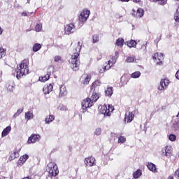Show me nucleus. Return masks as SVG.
I'll return each mask as SVG.
<instances>
[{
	"label": "nucleus",
	"instance_id": "nucleus-1",
	"mask_svg": "<svg viewBox=\"0 0 179 179\" xmlns=\"http://www.w3.org/2000/svg\"><path fill=\"white\" fill-rule=\"evenodd\" d=\"M82 50V43L78 42L73 55H71L69 62L71 64V68L75 72L79 71V66L80 65V60H79V55L80 50Z\"/></svg>",
	"mask_w": 179,
	"mask_h": 179
},
{
	"label": "nucleus",
	"instance_id": "nucleus-2",
	"mask_svg": "<svg viewBox=\"0 0 179 179\" xmlns=\"http://www.w3.org/2000/svg\"><path fill=\"white\" fill-rule=\"evenodd\" d=\"M29 74V66H27V61L23 60L19 66L15 69V76L17 79L23 78L24 75Z\"/></svg>",
	"mask_w": 179,
	"mask_h": 179
},
{
	"label": "nucleus",
	"instance_id": "nucleus-3",
	"mask_svg": "<svg viewBox=\"0 0 179 179\" xmlns=\"http://www.w3.org/2000/svg\"><path fill=\"white\" fill-rule=\"evenodd\" d=\"M47 171H48L50 177H57V175L59 173L58 166L54 162H50L48 164Z\"/></svg>",
	"mask_w": 179,
	"mask_h": 179
},
{
	"label": "nucleus",
	"instance_id": "nucleus-4",
	"mask_svg": "<svg viewBox=\"0 0 179 179\" xmlns=\"http://www.w3.org/2000/svg\"><path fill=\"white\" fill-rule=\"evenodd\" d=\"M114 111V107L111 105H108V107L106 105H103L101 108V114H103V115L106 117H110L111 115V113Z\"/></svg>",
	"mask_w": 179,
	"mask_h": 179
},
{
	"label": "nucleus",
	"instance_id": "nucleus-5",
	"mask_svg": "<svg viewBox=\"0 0 179 179\" xmlns=\"http://www.w3.org/2000/svg\"><path fill=\"white\" fill-rule=\"evenodd\" d=\"M75 31H76V27H75V24L73 23L66 24L64 27V34H66V36L73 34Z\"/></svg>",
	"mask_w": 179,
	"mask_h": 179
},
{
	"label": "nucleus",
	"instance_id": "nucleus-6",
	"mask_svg": "<svg viewBox=\"0 0 179 179\" xmlns=\"http://www.w3.org/2000/svg\"><path fill=\"white\" fill-rule=\"evenodd\" d=\"M118 52H115L114 55L112 57V61L109 60L108 65H106L104 67V69L106 71H108V69H110L111 68V66H113V65H114V64H115L117 62V59H118Z\"/></svg>",
	"mask_w": 179,
	"mask_h": 179
},
{
	"label": "nucleus",
	"instance_id": "nucleus-7",
	"mask_svg": "<svg viewBox=\"0 0 179 179\" xmlns=\"http://www.w3.org/2000/svg\"><path fill=\"white\" fill-rule=\"evenodd\" d=\"M89 16H90V10H86L83 11L80 15V22H82L83 23L86 22L89 18Z\"/></svg>",
	"mask_w": 179,
	"mask_h": 179
},
{
	"label": "nucleus",
	"instance_id": "nucleus-8",
	"mask_svg": "<svg viewBox=\"0 0 179 179\" xmlns=\"http://www.w3.org/2000/svg\"><path fill=\"white\" fill-rule=\"evenodd\" d=\"M162 156H166V157H169L170 155H171V152H173V148L171 145H166L164 148H162Z\"/></svg>",
	"mask_w": 179,
	"mask_h": 179
},
{
	"label": "nucleus",
	"instance_id": "nucleus-9",
	"mask_svg": "<svg viewBox=\"0 0 179 179\" xmlns=\"http://www.w3.org/2000/svg\"><path fill=\"white\" fill-rule=\"evenodd\" d=\"M167 86H169V80L162 79L160 80L157 89L160 91H163L165 89H167Z\"/></svg>",
	"mask_w": 179,
	"mask_h": 179
},
{
	"label": "nucleus",
	"instance_id": "nucleus-10",
	"mask_svg": "<svg viewBox=\"0 0 179 179\" xmlns=\"http://www.w3.org/2000/svg\"><path fill=\"white\" fill-rule=\"evenodd\" d=\"M81 106L83 110H86L87 108L92 107V106H93V103L90 101V98H87L86 99H84L83 101Z\"/></svg>",
	"mask_w": 179,
	"mask_h": 179
},
{
	"label": "nucleus",
	"instance_id": "nucleus-11",
	"mask_svg": "<svg viewBox=\"0 0 179 179\" xmlns=\"http://www.w3.org/2000/svg\"><path fill=\"white\" fill-rule=\"evenodd\" d=\"M85 164H86V166H90V167H92L96 164V159L93 157H87L85 159Z\"/></svg>",
	"mask_w": 179,
	"mask_h": 179
},
{
	"label": "nucleus",
	"instance_id": "nucleus-12",
	"mask_svg": "<svg viewBox=\"0 0 179 179\" xmlns=\"http://www.w3.org/2000/svg\"><path fill=\"white\" fill-rule=\"evenodd\" d=\"M40 141V135L38 134H32L28 138V143H36V142H38Z\"/></svg>",
	"mask_w": 179,
	"mask_h": 179
},
{
	"label": "nucleus",
	"instance_id": "nucleus-13",
	"mask_svg": "<svg viewBox=\"0 0 179 179\" xmlns=\"http://www.w3.org/2000/svg\"><path fill=\"white\" fill-rule=\"evenodd\" d=\"M68 94L66 87L65 85H60L59 87V97H65Z\"/></svg>",
	"mask_w": 179,
	"mask_h": 179
},
{
	"label": "nucleus",
	"instance_id": "nucleus-14",
	"mask_svg": "<svg viewBox=\"0 0 179 179\" xmlns=\"http://www.w3.org/2000/svg\"><path fill=\"white\" fill-rule=\"evenodd\" d=\"M134 117L135 115H134L132 112H129V113H126L124 120L127 121V124H129V122H132Z\"/></svg>",
	"mask_w": 179,
	"mask_h": 179
},
{
	"label": "nucleus",
	"instance_id": "nucleus-15",
	"mask_svg": "<svg viewBox=\"0 0 179 179\" xmlns=\"http://www.w3.org/2000/svg\"><path fill=\"white\" fill-rule=\"evenodd\" d=\"M19 152H20V150H15L13 152H11L8 158L9 162H12V160H15V159L19 157Z\"/></svg>",
	"mask_w": 179,
	"mask_h": 179
},
{
	"label": "nucleus",
	"instance_id": "nucleus-16",
	"mask_svg": "<svg viewBox=\"0 0 179 179\" xmlns=\"http://www.w3.org/2000/svg\"><path fill=\"white\" fill-rule=\"evenodd\" d=\"M10 131H12V127L10 126L6 127L1 132V138H5V136H8Z\"/></svg>",
	"mask_w": 179,
	"mask_h": 179
},
{
	"label": "nucleus",
	"instance_id": "nucleus-17",
	"mask_svg": "<svg viewBox=\"0 0 179 179\" xmlns=\"http://www.w3.org/2000/svg\"><path fill=\"white\" fill-rule=\"evenodd\" d=\"M53 86L51 84H49L47 86H45L43 89L44 94H48L52 92Z\"/></svg>",
	"mask_w": 179,
	"mask_h": 179
},
{
	"label": "nucleus",
	"instance_id": "nucleus-18",
	"mask_svg": "<svg viewBox=\"0 0 179 179\" xmlns=\"http://www.w3.org/2000/svg\"><path fill=\"white\" fill-rule=\"evenodd\" d=\"M100 96L99 95V93L94 92H92L91 99H90V101L93 103H96V101H97V100H99Z\"/></svg>",
	"mask_w": 179,
	"mask_h": 179
},
{
	"label": "nucleus",
	"instance_id": "nucleus-19",
	"mask_svg": "<svg viewBox=\"0 0 179 179\" xmlns=\"http://www.w3.org/2000/svg\"><path fill=\"white\" fill-rule=\"evenodd\" d=\"M113 92L114 90L113 89V87H108L105 90V94L107 96V97H111V96H113Z\"/></svg>",
	"mask_w": 179,
	"mask_h": 179
},
{
	"label": "nucleus",
	"instance_id": "nucleus-20",
	"mask_svg": "<svg viewBox=\"0 0 179 179\" xmlns=\"http://www.w3.org/2000/svg\"><path fill=\"white\" fill-rule=\"evenodd\" d=\"M50 76H51V71H48L47 74L43 77H39L40 82H47L48 79H50Z\"/></svg>",
	"mask_w": 179,
	"mask_h": 179
},
{
	"label": "nucleus",
	"instance_id": "nucleus-21",
	"mask_svg": "<svg viewBox=\"0 0 179 179\" xmlns=\"http://www.w3.org/2000/svg\"><path fill=\"white\" fill-rule=\"evenodd\" d=\"M100 86H101V81H100V80H96L92 83L91 90H93L94 89V90H96V87H99Z\"/></svg>",
	"mask_w": 179,
	"mask_h": 179
},
{
	"label": "nucleus",
	"instance_id": "nucleus-22",
	"mask_svg": "<svg viewBox=\"0 0 179 179\" xmlns=\"http://www.w3.org/2000/svg\"><path fill=\"white\" fill-rule=\"evenodd\" d=\"M128 47H129V48H136V45L138 44V43H136V41L135 40H131L129 41L126 42Z\"/></svg>",
	"mask_w": 179,
	"mask_h": 179
},
{
	"label": "nucleus",
	"instance_id": "nucleus-23",
	"mask_svg": "<svg viewBox=\"0 0 179 179\" xmlns=\"http://www.w3.org/2000/svg\"><path fill=\"white\" fill-rule=\"evenodd\" d=\"M55 120V116L53 115H50L49 116H47L45 119V124H50V122H52Z\"/></svg>",
	"mask_w": 179,
	"mask_h": 179
},
{
	"label": "nucleus",
	"instance_id": "nucleus-24",
	"mask_svg": "<svg viewBox=\"0 0 179 179\" xmlns=\"http://www.w3.org/2000/svg\"><path fill=\"white\" fill-rule=\"evenodd\" d=\"M41 50V44L40 43H35L33 45L32 50L34 52H37V51H40Z\"/></svg>",
	"mask_w": 179,
	"mask_h": 179
},
{
	"label": "nucleus",
	"instance_id": "nucleus-25",
	"mask_svg": "<svg viewBox=\"0 0 179 179\" xmlns=\"http://www.w3.org/2000/svg\"><path fill=\"white\" fill-rule=\"evenodd\" d=\"M157 57H159V53H155L152 58L153 59H155V62H156V64H157V65H162V64H163V62L162 60H159V59H157Z\"/></svg>",
	"mask_w": 179,
	"mask_h": 179
},
{
	"label": "nucleus",
	"instance_id": "nucleus-26",
	"mask_svg": "<svg viewBox=\"0 0 179 179\" xmlns=\"http://www.w3.org/2000/svg\"><path fill=\"white\" fill-rule=\"evenodd\" d=\"M148 169H150V171H152V173H155L156 171V165L153 163H149L148 164Z\"/></svg>",
	"mask_w": 179,
	"mask_h": 179
},
{
	"label": "nucleus",
	"instance_id": "nucleus-27",
	"mask_svg": "<svg viewBox=\"0 0 179 179\" xmlns=\"http://www.w3.org/2000/svg\"><path fill=\"white\" fill-rule=\"evenodd\" d=\"M143 13H145V11L143 10V9L138 8L137 10L136 16V17H142V16H143Z\"/></svg>",
	"mask_w": 179,
	"mask_h": 179
},
{
	"label": "nucleus",
	"instance_id": "nucleus-28",
	"mask_svg": "<svg viewBox=\"0 0 179 179\" xmlns=\"http://www.w3.org/2000/svg\"><path fill=\"white\" fill-rule=\"evenodd\" d=\"M92 79V76L90 74H87L85 77V79L83 82V85H89V83L90 82Z\"/></svg>",
	"mask_w": 179,
	"mask_h": 179
},
{
	"label": "nucleus",
	"instance_id": "nucleus-29",
	"mask_svg": "<svg viewBox=\"0 0 179 179\" xmlns=\"http://www.w3.org/2000/svg\"><path fill=\"white\" fill-rule=\"evenodd\" d=\"M117 47H122L124 45V39L122 38H119L115 43Z\"/></svg>",
	"mask_w": 179,
	"mask_h": 179
},
{
	"label": "nucleus",
	"instance_id": "nucleus-30",
	"mask_svg": "<svg viewBox=\"0 0 179 179\" xmlns=\"http://www.w3.org/2000/svg\"><path fill=\"white\" fill-rule=\"evenodd\" d=\"M142 176V171L141 169H138L134 174L133 177L134 178H139Z\"/></svg>",
	"mask_w": 179,
	"mask_h": 179
},
{
	"label": "nucleus",
	"instance_id": "nucleus-31",
	"mask_svg": "<svg viewBox=\"0 0 179 179\" xmlns=\"http://www.w3.org/2000/svg\"><path fill=\"white\" fill-rule=\"evenodd\" d=\"M141 76L140 71H136L131 75V78H133V79H138Z\"/></svg>",
	"mask_w": 179,
	"mask_h": 179
},
{
	"label": "nucleus",
	"instance_id": "nucleus-32",
	"mask_svg": "<svg viewBox=\"0 0 179 179\" xmlns=\"http://www.w3.org/2000/svg\"><path fill=\"white\" fill-rule=\"evenodd\" d=\"M8 92H10L11 93L13 92V90H15V83H10L8 87H7Z\"/></svg>",
	"mask_w": 179,
	"mask_h": 179
},
{
	"label": "nucleus",
	"instance_id": "nucleus-33",
	"mask_svg": "<svg viewBox=\"0 0 179 179\" xmlns=\"http://www.w3.org/2000/svg\"><path fill=\"white\" fill-rule=\"evenodd\" d=\"M34 117V115H33V113L29 111V112H27L25 113V119L26 120H31V118H33Z\"/></svg>",
	"mask_w": 179,
	"mask_h": 179
},
{
	"label": "nucleus",
	"instance_id": "nucleus-34",
	"mask_svg": "<svg viewBox=\"0 0 179 179\" xmlns=\"http://www.w3.org/2000/svg\"><path fill=\"white\" fill-rule=\"evenodd\" d=\"M27 159H29V155H22L20 157V162H22V164H23V163H24L26 162V160H27Z\"/></svg>",
	"mask_w": 179,
	"mask_h": 179
},
{
	"label": "nucleus",
	"instance_id": "nucleus-35",
	"mask_svg": "<svg viewBox=\"0 0 179 179\" xmlns=\"http://www.w3.org/2000/svg\"><path fill=\"white\" fill-rule=\"evenodd\" d=\"M23 113V108H20L17 110V112L13 115V118H17L21 113Z\"/></svg>",
	"mask_w": 179,
	"mask_h": 179
},
{
	"label": "nucleus",
	"instance_id": "nucleus-36",
	"mask_svg": "<svg viewBox=\"0 0 179 179\" xmlns=\"http://www.w3.org/2000/svg\"><path fill=\"white\" fill-rule=\"evenodd\" d=\"M6 55V50L3 48H0V59Z\"/></svg>",
	"mask_w": 179,
	"mask_h": 179
},
{
	"label": "nucleus",
	"instance_id": "nucleus-37",
	"mask_svg": "<svg viewBox=\"0 0 179 179\" xmlns=\"http://www.w3.org/2000/svg\"><path fill=\"white\" fill-rule=\"evenodd\" d=\"M94 135H96V136H99V135H101V128L98 127L95 129L94 131Z\"/></svg>",
	"mask_w": 179,
	"mask_h": 179
},
{
	"label": "nucleus",
	"instance_id": "nucleus-38",
	"mask_svg": "<svg viewBox=\"0 0 179 179\" xmlns=\"http://www.w3.org/2000/svg\"><path fill=\"white\" fill-rule=\"evenodd\" d=\"M43 29V25L41 24H37L35 27L36 31H41V29Z\"/></svg>",
	"mask_w": 179,
	"mask_h": 179
},
{
	"label": "nucleus",
	"instance_id": "nucleus-39",
	"mask_svg": "<svg viewBox=\"0 0 179 179\" xmlns=\"http://www.w3.org/2000/svg\"><path fill=\"white\" fill-rule=\"evenodd\" d=\"M127 141V138L125 137L120 136L118 138V143H124Z\"/></svg>",
	"mask_w": 179,
	"mask_h": 179
},
{
	"label": "nucleus",
	"instance_id": "nucleus-40",
	"mask_svg": "<svg viewBox=\"0 0 179 179\" xmlns=\"http://www.w3.org/2000/svg\"><path fill=\"white\" fill-rule=\"evenodd\" d=\"M99 35L96 34V35L93 36L92 41H93L94 44L96 43H99Z\"/></svg>",
	"mask_w": 179,
	"mask_h": 179
},
{
	"label": "nucleus",
	"instance_id": "nucleus-41",
	"mask_svg": "<svg viewBox=\"0 0 179 179\" xmlns=\"http://www.w3.org/2000/svg\"><path fill=\"white\" fill-rule=\"evenodd\" d=\"M172 128L175 131H179V123H172Z\"/></svg>",
	"mask_w": 179,
	"mask_h": 179
},
{
	"label": "nucleus",
	"instance_id": "nucleus-42",
	"mask_svg": "<svg viewBox=\"0 0 179 179\" xmlns=\"http://www.w3.org/2000/svg\"><path fill=\"white\" fill-rule=\"evenodd\" d=\"M169 139L171 142H174V141H176L177 139V136H176V135H174V134H171L169 136Z\"/></svg>",
	"mask_w": 179,
	"mask_h": 179
},
{
	"label": "nucleus",
	"instance_id": "nucleus-43",
	"mask_svg": "<svg viewBox=\"0 0 179 179\" xmlns=\"http://www.w3.org/2000/svg\"><path fill=\"white\" fill-rule=\"evenodd\" d=\"M174 19L176 22H179V8L176 10V13L175 14Z\"/></svg>",
	"mask_w": 179,
	"mask_h": 179
},
{
	"label": "nucleus",
	"instance_id": "nucleus-44",
	"mask_svg": "<svg viewBox=\"0 0 179 179\" xmlns=\"http://www.w3.org/2000/svg\"><path fill=\"white\" fill-rule=\"evenodd\" d=\"M147 47H146V43L143 44V45H141V48H140V50H143V52L144 54H146V51H147Z\"/></svg>",
	"mask_w": 179,
	"mask_h": 179
},
{
	"label": "nucleus",
	"instance_id": "nucleus-45",
	"mask_svg": "<svg viewBox=\"0 0 179 179\" xmlns=\"http://www.w3.org/2000/svg\"><path fill=\"white\" fill-rule=\"evenodd\" d=\"M172 124H179V117H175L172 120Z\"/></svg>",
	"mask_w": 179,
	"mask_h": 179
},
{
	"label": "nucleus",
	"instance_id": "nucleus-46",
	"mask_svg": "<svg viewBox=\"0 0 179 179\" xmlns=\"http://www.w3.org/2000/svg\"><path fill=\"white\" fill-rule=\"evenodd\" d=\"M159 56L157 57V59H158V61H163V54L162 53H158Z\"/></svg>",
	"mask_w": 179,
	"mask_h": 179
},
{
	"label": "nucleus",
	"instance_id": "nucleus-47",
	"mask_svg": "<svg viewBox=\"0 0 179 179\" xmlns=\"http://www.w3.org/2000/svg\"><path fill=\"white\" fill-rule=\"evenodd\" d=\"M127 62H134V57H128L127 58Z\"/></svg>",
	"mask_w": 179,
	"mask_h": 179
},
{
	"label": "nucleus",
	"instance_id": "nucleus-48",
	"mask_svg": "<svg viewBox=\"0 0 179 179\" xmlns=\"http://www.w3.org/2000/svg\"><path fill=\"white\" fill-rule=\"evenodd\" d=\"M61 61V57L60 56H55V62H59Z\"/></svg>",
	"mask_w": 179,
	"mask_h": 179
},
{
	"label": "nucleus",
	"instance_id": "nucleus-49",
	"mask_svg": "<svg viewBox=\"0 0 179 179\" xmlns=\"http://www.w3.org/2000/svg\"><path fill=\"white\" fill-rule=\"evenodd\" d=\"M59 110H61V111H64V105H60L58 107Z\"/></svg>",
	"mask_w": 179,
	"mask_h": 179
},
{
	"label": "nucleus",
	"instance_id": "nucleus-50",
	"mask_svg": "<svg viewBox=\"0 0 179 179\" xmlns=\"http://www.w3.org/2000/svg\"><path fill=\"white\" fill-rule=\"evenodd\" d=\"M175 177H177V178H178V177H179V170H177L175 172Z\"/></svg>",
	"mask_w": 179,
	"mask_h": 179
},
{
	"label": "nucleus",
	"instance_id": "nucleus-51",
	"mask_svg": "<svg viewBox=\"0 0 179 179\" xmlns=\"http://www.w3.org/2000/svg\"><path fill=\"white\" fill-rule=\"evenodd\" d=\"M133 2H136V3L141 2V0H133Z\"/></svg>",
	"mask_w": 179,
	"mask_h": 179
},
{
	"label": "nucleus",
	"instance_id": "nucleus-52",
	"mask_svg": "<svg viewBox=\"0 0 179 179\" xmlns=\"http://www.w3.org/2000/svg\"><path fill=\"white\" fill-rule=\"evenodd\" d=\"M122 2H129V0H120Z\"/></svg>",
	"mask_w": 179,
	"mask_h": 179
},
{
	"label": "nucleus",
	"instance_id": "nucleus-53",
	"mask_svg": "<svg viewBox=\"0 0 179 179\" xmlns=\"http://www.w3.org/2000/svg\"><path fill=\"white\" fill-rule=\"evenodd\" d=\"M22 16H27V13H22Z\"/></svg>",
	"mask_w": 179,
	"mask_h": 179
},
{
	"label": "nucleus",
	"instance_id": "nucleus-54",
	"mask_svg": "<svg viewBox=\"0 0 179 179\" xmlns=\"http://www.w3.org/2000/svg\"><path fill=\"white\" fill-rule=\"evenodd\" d=\"M168 179H174V177H173V176H169V177L168 178Z\"/></svg>",
	"mask_w": 179,
	"mask_h": 179
},
{
	"label": "nucleus",
	"instance_id": "nucleus-55",
	"mask_svg": "<svg viewBox=\"0 0 179 179\" xmlns=\"http://www.w3.org/2000/svg\"><path fill=\"white\" fill-rule=\"evenodd\" d=\"M2 28L0 27V35L2 34Z\"/></svg>",
	"mask_w": 179,
	"mask_h": 179
},
{
	"label": "nucleus",
	"instance_id": "nucleus-56",
	"mask_svg": "<svg viewBox=\"0 0 179 179\" xmlns=\"http://www.w3.org/2000/svg\"><path fill=\"white\" fill-rule=\"evenodd\" d=\"M158 1H164V0H154L155 2H157Z\"/></svg>",
	"mask_w": 179,
	"mask_h": 179
},
{
	"label": "nucleus",
	"instance_id": "nucleus-57",
	"mask_svg": "<svg viewBox=\"0 0 179 179\" xmlns=\"http://www.w3.org/2000/svg\"><path fill=\"white\" fill-rule=\"evenodd\" d=\"M0 76H2V71H0Z\"/></svg>",
	"mask_w": 179,
	"mask_h": 179
},
{
	"label": "nucleus",
	"instance_id": "nucleus-58",
	"mask_svg": "<svg viewBox=\"0 0 179 179\" xmlns=\"http://www.w3.org/2000/svg\"><path fill=\"white\" fill-rule=\"evenodd\" d=\"M29 1H30V0H27V3H29Z\"/></svg>",
	"mask_w": 179,
	"mask_h": 179
},
{
	"label": "nucleus",
	"instance_id": "nucleus-59",
	"mask_svg": "<svg viewBox=\"0 0 179 179\" xmlns=\"http://www.w3.org/2000/svg\"><path fill=\"white\" fill-rule=\"evenodd\" d=\"M177 1H179V0H177Z\"/></svg>",
	"mask_w": 179,
	"mask_h": 179
}]
</instances>
